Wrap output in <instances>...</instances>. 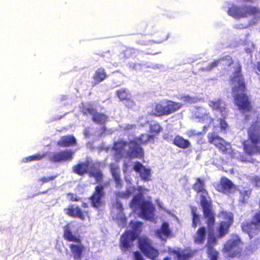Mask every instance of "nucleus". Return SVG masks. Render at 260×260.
<instances>
[{
  "label": "nucleus",
  "instance_id": "obj_1",
  "mask_svg": "<svg viewBox=\"0 0 260 260\" xmlns=\"http://www.w3.org/2000/svg\"><path fill=\"white\" fill-rule=\"evenodd\" d=\"M147 191V190L144 187H137L135 188L131 185H128L126 188V191L118 192L116 194V203L115 204V209L118 212L116 217L113 216V218L119 221V224L120 226H123L125 225V217L122 210V205L119 202V198H126L129 196L136 194L134 197L130 204V207L134 211H138L139 216L142 218L153 221L154 207L151 203L148 201H145L143 198V194Z\"/></svg>",
  "mask_w": 260,
  "mask_h": 260
},
{
  "label": "nucleus",
  "instance_id": "obj_2",
  "mask_svg": "<svg viewBox=\"0 0 260 260\" xmlns=\"http://www.w3.org/2000/svg\"><path fill=\"white\" fill-rule=\"evenodd\" d=\"M193 189L198 193H201V205L203 208L204 216L207 219L209 229L211 230L208 237L207 245L208 253L211 260H217L218 252L213 248V246L216 244V239L212 231L215 222L214 215L212 211L211 203L207 200V193L205 189L204 180L199 178L197 179L196 183L193 185Z\"/></svg>",
  "mask_w": 260,
  "mask_h": 260
},
{
  "label": "nucleus",
  "instance_id": "obj_3",
  "mask_svg": "<svg viewBox=\"0 0 260 260\" xmlns=\"http://www.w3.org/2000/svg\"><path fill=\"white\" fill-rule=\"evenodd\" d=\"M148 142H154L153 135L142 134L140 138H135L129 143L123 141L116 142L111 151H113L116 160L122 157L141 158L144 152L140 145L146 144Z\"/></svg>",
  "mask_w": 260,
  "mask_h": 260
},
{
  "label": "nucleus",
  "instance_id": "obj_4",
  "mask_svg": "<svg viewBox=\"0 0 260 260\" xmlns=\"http://www.w3.org/2000/svg\"><path fill=\"white\" fill-rule=\"evenodd\" d=\"M236 71L231 79L232 90L235 103L239 108L243 112L249 111L251 108L250 103L248 100L245 92L244 82L240 73L239 64L236 65Z\"/></svg>",
  "mask_w": 260,
  "mask_h": 260
},
{
  "label": "nucleus",
  "instance_id": "obj_5",
  "mask_svg": "<svg viewBox=\"0 0 260 260\" xmlns=\"http://www.w3.org/2000/svg\"><path fill=\"white\" fill-rule=\"evenodd\" d=\"M248 134L251 144L249 142L244 143V149L245 152L249 155L260 153V148L257 146L260 143V115L249 127Z\"/></svg>",
  "mask_w": 260,
  "mask_h": 260
},
{
  "label": "nucleus",
  "instance_id": "obj_6",
  "mask_svg": "<svg viewBox=\"0 0 260 260\" xmlns=\"http://www.w3.org/2000/svg\"><path fill=\"white\" fill-rule=\"evenodd\" d=\"M228 14L237 19L246 18L250 16H255L260 14V9L250 5L242 6L233 5L229 8Z\"/></svg>",
  "mask_w": 260,
  "mask_h": 260
},
{
  "label": "nucleus",
  "instance_id": "obj_7",
  "mask_svg": "<svg viewBox=\"0 0 260 260\" xmlns=\"http://www.w3.org/2000/svg\"><path fill=\"white\" fill-rule=\"evenodd\" d=\"M243 244L239 236L233 235L224 245L223 252L227 256L234 257L240 255Z\"/></svg>",
  "mask_w": 260,
  "mask_h": 260
},
{
  "label": "nucleus",
  "instance_id": "obj_8",
  "mask_svg": "<svg viewBox=\"0 0 260 260\" xmlns=\"http://www.w3.org/2000/svg\"><path fill=\"white\" fill-rule=\"evenodd\" d=\"M99 164H93L88 161L87 163H82L74 168V171L76 173L82 175L87 171L89 172L90 176L93 177L97 182L101 181L103 178V174L100 170Z\"/></svg>",
  "mask_w": 260,
  "mask_h": 260
},
{
  "label": "nucleus",
  "instance_id": "obj_9",
  "mask_svg": "<svg viewBox=\"0 0 260 260\" xmlns=\"http://www.w3.org/2000/svg\"><path fill=\"white\" fill-rule=\"evenodd\" d=\"M130 225L133 231L125 232L120 240L121 246L125 249L131 246L132 242L137 238L142 230V223L137 221H132Z\"/></svg>",
  "mask_w": 260,
  "mask_h": 260
},
{
  "label": "nucleus",
  "instance_id": "obj_10",
  "mask_svg": "<svg viewBox=\"0 0 260 260\" xmlns=\"http://www.w3.org/2000/svg\"><path fill=\"white\" fill-rule=\"evenodd\" d=\"M64 237L69 241L75 242L74 244H71L70 247L74 257L76 259L80 258L83 249V246L79 238L72 233L70 224H68L64 228Z\"/></svg>",
  "mask_w": 260,
  "mask_h": 260
},
{
  "label": "nucleus",
  "instance_id": "obj_11",
  "mask_svg": "<svg viewBox=\"0 0 260 260\" xmlns=\"http://www.w3.org/2000/svg\"><path fill=\"white\" fill-rule=\"evenodd\" d=\"M219 217L222 220L218 229V237L220 238L228 233V230L233 221V215L231 212L222 211Z\"/></svg>",
  "mask_w": 260,
  "mask_h": 260
},
{
  "label": "nucleus",
  "instance_id": "obj_12",
  "mask_svg": "<svg viewBox=\"0 0 260 260\" xmlns=\"http://www.w3.org/2000/svg\"><path fill=\"white\" fill-rule=\"evenodd\" d=\"M139 245L142 251L147 257L153 259L158 255V251L152 246L151 241L147 237H140Z\"/></svg>",
  "mask_w": 260,
  "mask_h": 260
},
{
  "label": "nucleus",
  "instance_id": "obj_13",
  "mask_svg": "<svg viewBox=\"0 0 260 260\" xmlns=\"http://www.w3.org/2000/svg\"><path fill=\"white\" fill-rule=\"evenodd\" d=\"M209 142L213 144L216 147L225 153H231L232 152L231 145L223 139L215 134H209L208 135Z\"/></svg>",
  "mask_w": 260,
  "mask_h": 260
},
{
  "label": "nucleus",
  "instance_id": "obj_14",
  "mask_svg": "<svg viewBox=\"0 0 260 260\" xmlns=\"http://www.w3.org/2000/svg\"><path fill=\"white\" fill-rule=\"evenodd\" d=\"M214 186L217 191L228 194L235 192L236 190V186L226 178H222L220 184H216Z\"/></svg>",
  "mask_w": 260,
  "mask_h": 260
},
{
  "label": "nucleus",
  "instance_id": "obj_15",
  "mask_svg": "<svg viewBox=\"0 0 260 260\" xmlns=\"http://www.w3.org/2000/svg\"><path fill=\"white\" fill-rule=\"evenodd\" d=\"M103 188L102 185L96 186L95 192L90 198L92 206L96 208H102L104 205L102 198L104 196Z\"/></svg>",
  "mask_w": 260,
  "mask_h": 260
},
{
  "label": "nucleus",
  "instance_id": "obj_16",
  "mask_svg": "<svg viewBox=\"0 0 260 260\" xmlns=\"http://www.w3.org/2000/svg\"><path fill=\"white\" fill-rule=\"evenodd\" d=\"M193 117L198 119L199 121H202L207 124H210L213 119L211 117L209 113L206 109L203 107L197 108L193 112Z\"/></svg>",
  "mask_w": 260,
  "mask_h": 260
},
{
  "label": "nucleus",
  "instance_id": "obj_17",
  "mask_svg": "<svg viewBox=\"0 0 260 260\" xmlns=\"http://www.w3.org/2000/svg\"><path fill=\"white\" fill-rule=\"evenodd\" d=\"M82 112L84 114H89L93 115V121L98 123H103L107 120V117L105 115L98 113H94V110L89 104L83 106Z\"/></svg>",
  "mask_w": 260,
  "mask_h": 260
},
{
  "label": "nucleus",
  "instance_id": "obj_18",
  "mask_svg": "<svg viewBox=\"0 0 260 260\" xmlns=\"http://www.w3.org/2000/svg\"><path fill=\"white\" fill-rule=\"evenodd\" d=\"M66 214L74 217H77L84 220L86 217L88 218V212L86 211H82L78 206L74 205L69 206L68 208L64 210Z\"/></svg>",
  "mask_w": 260,
  "mask_h": 260
},
{
  "label": "nucleus",
  "instance_id": "obj_19",
  "mask_svg": "<svg viewBox=\"0 0 260 260\" xmlns=\"http://www.w3.org/2000/svg\"><path fill=\"white\" fill-rule=\"evenodd\" d=\"M208 105L213 111L219 113L222 117L226 116L228 112L225 104L220 99L209 100Z\"/></svg>",
  "mask_w": 260,
  "mask_h": 260
},
{
  "label": "nucleus",
  "instance_id": "obj_20",
  "mask_svg": "<svg viewBox=\"0 0 260 260\" xmlns=\"http://www.w3.org/2000/svg\"><path fill=\"white\" fill-rule=\"evenodd\" d=\"M133 169L139 174L140 177L143 180L148 181L151 179V169L149 167L144 166L137 161L135 162Z\"/></svg>",
  "mask_w": 260,
  "mask_h": 260
},
{
  "label": "nucleus",
  "instance_id": "obj_21",
  "mask_svg": "<svg viewBox=\"0 0 260 260\" xmlns=\"http://www.w3.org/2000/svg\"><path fill=\"white\" fill-rule=\"evenodd\" d=\"M74 153L71 150H66L58 153L50 154L49 158L50 160L53 162L66 161L72 158Z\"/></svg>",
  "mask_w": 260,
  "mask_h": 260
},
{
  "label": "nucleus",
  "instance_id": "obj_22",
  "mask_svg": "<svg viewBox=\"0 0 260 260\" xmlns=\"http://www.w3.org/2000/svg\"><path fill=\"white\" fill-rule=\"evenodd\" d=\"M170 254H173L176 260H186L194 254V251H191L190 249H187L185 251L180 252L178 250L170 249L169 250ZM164 260H171L169 257L166 258Z\"/></svg>",
  "mask_w": 260,
  "mask_h": 260
},
{
  "label": "nucleus",
  "instance_id": "obj_23",
  "mask_svg": "<svg viewBox=\"0 0 260 260\" xmlns=\"http://www.w3.org/2000/svg\"><path fill=\"white\" fill-rule=\"evenodd\" d=\"M156 235L162 240H166L167 238L171 236L172 232L169 228V225L167 222H164L162 224L160 229L156 231Z\"/></svg>",
  "mask_w": 260,
  "mask_h": 260
},
{
  "label": "nucleus",
  "instance_id": "obj_24",
  "mask_svg": "<svg viewBox=\"0 0 260 260\" xmlns=\"http://www.w3.org/2000/svg\"><path fill=\"white\" fill-rule=\"evenodd\" d=\"M111 172L114 179L116 187L120 188L122 185V181L120 178L118 166L115 164L111 165Z\"/></svg>",
  "mask_w": 260,
  "mask_h": 260
},
{
  "label": "nucleus",
  "instance_id": "obj_25",
  "mask_svg": "<svg viewBox=\"0 0 260 260\" xmlns=\"http://www.w3.org/2000/svg\"><path fill=\"white\" fill-rule=\"evenodd\" d=\"M232 61V60L231 56H225L220 59L215 60L213 61L207 67V70H210L216 67L219 63L222 64V65L230 66Z\"/></svg>",
  "mask_w": 260,
  "mask_h": 260
},
{
  "label": "nucleus",
  "instance_id": "obj_26",
  "mask_svg": "<svg viewBox=\"0 0 260 260\" xmlns=\"http://www.w3.org/2000/svg\"><path fill=\"white\" fill-rule=\"evenodd\" d=\"M76 140L72 136L62 137L58 142V144L61 147L71 146L76 144Z\"/></svg>",
  "mask_w": 260,
  "mask_h": 260
},
{
  "label": "nucleus",
  "instance_id": "obj_27",
  "mask_svg": "<svg viewBox=\"0 0 260 260\" xmlns=\"http://www.w3.org/2000/svg\"><path fill=\"white\" fill-rule=\"evenodd\" d=\"M152 113L157 116L167 115L166 101H162L157 104L154 110H152Z\"/></svg>",
  "mask_w": 260,
  "mask_h": 260
},
{
  "label": "nucleus",
  "instance_id": "obj_28",
  "mask_svg": "<svg viewBox=\"0 0 260 260\" xmlns=\"http://www.w3.org/2000/svg\"><path fill=\"white\" fill-rule=\"evenodd\" d=\"M167 115L179 110L182 106L179 103H175L172 101L166 102Z\"/></svg>",
  "mask_w": 260,
  "mask_h": 260
},
{
  "label": "nucleus",
  "instance_id": "obj_29",
  "mask_svg": "<svg viewBox=\"0 0 260 260\" xmlns=\"http://www.w3.org/2000/svg\"><path fill=\"white\" fill-rule=\"evenodd\" d=\"M174 143L178 147L181 148H187L189 147L190 143L182 137L177 136L174 140Z\"/></svg>",
  "mask_w": 260,
  "mask_h": 260
},
{
  "label": "nucleus",
  "instance_id": "obj_30",
  "mask_svg": "<svg viewBox=\"0 0 260 260\" xmlns=\"http://www.w3.org/2000/svg\"><path fill=\"white\" fill-rule=\"evenodd\" d=\"M106 74L104 69H98L96 71L93 77V83L96 85L100 83L106 78Z\"/></svg>",
  "mask_w": 260,
  "mask_h": 260
},
{
  "label": "nucleus",
  "instance_id": "obj_31",
  "mask_svg": "<svg viewBox=\"0 0 260 260\" xmlns=\"http://www.w3.org/2000/svg\"><path fill=\"white\" fill-rule=\"evenodd\" d=\"M206 238V229L205 228H201L198 230L194 235V242L196 243H202L204 241Z\"/></svg>",
  "mask_w": 260,
  "mask_h": 260
},
{
  "label": "nucleus",
  "instance_id": "obj_32",
  "mask_svg": "<svg viewBox=\"0 0 260 260\" xmlns=\"http://www.w3.org/2000/svg\"><path fill=\"white\" fill-rule=\"evenodd\" d=\"M149 132L151 135H153V137L156 135L159 134L162 130V128L160 125L155 121H151L149 123Z\"/></svg>",
  "mask_w": 260,
  "mask_h": 260
},
{
  "label": "nucleus",
  "instance_id": "obj_33",
  "mask_svg": "<svg viewBox=\"0 0 260 260\" xmlns=\"http://www.w3.org/2000/svg\"><path fill=\"white\" fill-rule=\"evenodd\" d=\"M239 201L242 203H244L250 197L251 194L250 189H240Z\"/></svg>",
  "mask_w": 260,
  "mask_h": 260
},
{
  "label": "nucleus",
  "instance_id": "obj_34",
  "mask_svg": "<svg viewBox=\"0 0 260 260\" xmlns=\"http://www.w3.org/2000/svg\"><path fill=\"white\" fill-rule=\"evenodd\" d=\"M117 94L120 100H126L130 96L126 89L121 88L117 91Z\"/></svg>",
  "mask_w": 260,
  "mask_h": 260
},
{
  "label": "nucleus",
  "instance_id": "obj_35",
  "mask_svg": "<svg viewBox=\"0 0 260 260\" xmlns=\"http://www.w3.org/2000/svg\"><path fill=\"white\" fill-rule=\"evenodd\" d=\"M197 209L196 208H192L191 209V213L193 216L192 225L195 227L197 226L198 221H199V216L197 213Z\"/></svg>",
  "mask_w": 260,
  "mask_h": 260
},
{
  "label": "nucleus",
  "instance_id": "obj_36",
  "mask_svg": "<svg viewBox=\"0 0 260 260\" xmlns=\"http://www.w3.org/2000/svg\"><path fill=\"white\" fill-rule=\"evenodd\" d=\"M181 99L184 102L190 104L197 103L198 101L197 98L191 97L188 95H184L181 98Z\"/></svg>",
  "mask_w": 260,
  "mask_h": 260
},
{
  "label": "nucleus",
  "instance_id": "obj_37",
  "mask_svg": "<svg viewBox=\"0 0 260 260\" xmlns=\"http://www.w3.org/2000/svg\"><path fill=\"white\" fill-rule=\"evenodd\" d=\"M45 156V154H37L32 156H30L29 157L23 158V162H27L28 161H32L35 160H39L43 158Z\"/></svg>",
  "mask_w": 260,
  "mask_h": 260
},
{
  "label": "nucleus",
  "instance_id": "obj_38",
  "mask_svg": "<svg viewBox=\"0 0 260 260\" xmlns=\"http://www.w3.org/2000/svg\"><path fill=\"white\" fill-rule=\"evenodd\" d=\"M220 131L225 133L228 129V125L224 120L220 119L219 122Z\"/></svg>",
  "mask_w": 260,
  "mask_h": 260
},
{
  "label": "nucleus",
  "instance_id": "obj_39",
  "mask_svg": "<svg viewBox=\"0 0 260 260\" xmlns=\"http://www.w3.org/2000/svg\"><path fill=\"white\" fill-rule=\"evenodd\" d=\"M56 176H50V177H43L42 178H41L40 179V181L42 182V183H46V182H49L50 181H52L53 180H54L55 178H56Z\"/></svg>",
  "mask_w": 260,
  "mask_h": 260
},
{
  "label": "nucleus",
  "instance_id": "obj_40",
  "mask_svg": "<svg viewBox=\"0 0 260 260\" xmlns=\"http://www.w3.org/2000/svg\"><path fill=\"white\" fill-rule=\"evenodd\" d=\"M252 183L254 184L255 186L260 187V177L255 176L252 179Z\"/></svg>",
  "mask_w": 260,
  "mask_h": 260
},
{
  "label": "nucleus",
  "instance_id": "obj_41",
  "mask_svg": "<svg viewBox=\"0 0 260 260\" xmlns=\"http://www.w3.org/2000/svg\"><path fill=\"white\" fill-rule=\"evenodd\" d=\"M125 105L128 108H132L135 105V103L129 97L125 101Z\"/></svg>",
  "mask_w": 260,
  "mask_h": 260
},
{
  "label": "nucleus",
  "instance_id": "obj_42",
  "mask_svg": "<svg viewBox=\"0 0 260 260\" xmlns=\"http://www.w3.org/2000/svg\"><path fill=\"white\" fill-rule=\"evenodd\" d=\"M67 198L69 200H71L72 201H77L78 200L77 196L72 193L68 194Z\"/></svg>",
  "mask_w": 260,
  "mask_h": 260
},
{
  "label": "nucleus",
  "instance_id": "obj_43",
  "mask_svg": "<svg viewBox=\"0 0 260 260\" xmlns=\"http://www.w3.org/2000/svg\"><path fill=\"white\" fill-rule=\"evenodd\" d=\"M134 256L135 260H144L141 254L138 251L134 253Z\"/></svg>",
  "mask_w": 260,
  "mask_h": 260
},
{
  "label": "nucleus",
  "instance_id": "obj_44",
  "mask_svg": "<svg viewBox=\"0 0 260 260\" xmlns=\"http://www.w3.org/2000/svg\"><path fill=\"white\" fill-rule=\"evenodd\" d=\"M136 127L135 125L133 124H127L124 127V129L126 131H130L135 129Z\"/></svg>",
  "mask_w": 260,
  "mask_h": 260
},
{
  "label": "nucleus",
  "instance_id": "obj_45",
  "mask_svg": "<svg viewBox=\"0 0 260 260\" xmlns=\"http://www.w3.org/2000/svg\"><path fill=\"white\" fill-rule=\"evenodd\" d=\"M235 27L237 29H244V28H247V25L240 23V24H236Z\"/></svg>",
  "mask_w": 260,
  "mask_h": 260
},
{
  "label": "nucleus",
  "instance_id": "obj_46",
  "mask_svg": "<svg viewBox=\"0 0 260 260\" xmlns=\"http://www.w3.org/2000/svg\"><path fill=\"white\" fill-rule=\"evenodd\" d=\"M148 121L145 119H141V121L140 122V125L142 126H144L145 124H147Z\"/></svg>",
  "mask_w": 260,
  "mask_h": 260
},
{
  "label": "nucleus",
  "instance_id": "obj_47",
  "mask_svg": "<svg viewBox=\"0 0 260 260\" xmlns=\"http://www.w3.org/2000/svg\"><path fill=\"white\" fill-rule=\"evenodd\" d=\"M128 166V165L127 163L126 162L124 161V169H123V171L124 172H126L127 171Z\"/></svg>",
  "mask_w": 260,
  "mask_h": 260
},
{
  "label": "nucleus",
  "instance_id": "obj_48",
  "mask_svg": "<svg viewBox=\"0 0 260 260\" xmlns=\"http://www.w3.org/2000/svg\"><path fill=\"white\" fill-rule=\"evenodd\" d=\"M241 160L243 161H251L252 159H247L246 158H244L242 157L241 158Z\"/></svg>",
  "mask_w": 260,
  "mask_h": 260
},
{
  "label": "nucleus",
  "instance_id": "obj_49",
  "mask_svg": "<svg viewBox=\"0 0 260 260\" xmlns=\"http://www.w3.org/2000/svg\"><path fill=\"white\" fill-rule=\"evenodd\" d=\"M255 67H256L258 71L260 72V62H257L255 64Z\"/></svg>",
  "mask_w": 260,
  "mask_h": 260
},
{
  "label": "nucleus",
  "instance_id": "obj_50",
  "mask_svg": "<svg viewBox=\"0 0 260 260\" xmlns=\"http://www.w3.org/2000/svg\"><path fill=\"white\" fill-rule=\"evenodd\" d=\"M199 134H200V132H196V131H194L192 133V134L191 135H199Z\"/></svg>",
  "mask_w": 260,
  "mask_h": 260
},
{
  "label": "nucleus",
  "instance_id": "obj_51",
  "mask_svg": "<svg viewBox=\"0 0 260 260\" xmlns=\"http://www.w3.org/2000/svg\"><path fill=\"white\" fill-rule=\"evenodd\" d=\"M82 207H84V208H86L87 207L86 204V203H83Z\"/></svg>",
  "mask_w": 260,
  "mask_h": 260
},
{
  "label": "nucleus",
  "instance_id": "obj_52",
  "mask_svg": "<svg viewBox=\"0 0 260 260\" xmlns=\"http://www.w3.org/2000/svg\"><path fill=\"white\" fill-rule=\"evenodd\" d=\"M243 1L246 2H252V0H243Z\"/></svg>",
  "mask_w": 260,
  "mask_h": 260
},
{
  "label": "nucleus",
  "instance_id": "obj_53",
  "mask_svg": "<svg viewBox=\"0 0 260 260\" xmlns=\"http://www.w3.org/2000/svg\"><path fill=\"white\" fill-rule=\"evenodd\" d=\"M102 149H106V148H105V147H103L102 148ZM109 148H106V150H107V151H109Z\"/></svg>",
  "mask_w": 260,
  "mask_h": 260
},
{
  "label": "nucleus",
  "instance_id": "obj_54",
  "mask_svg": "<svg viewBox=\"0 0 260 260\" xmlns=\"http://www.w3.org/2000/svg\"><path fill=\"white\" fill-rule=\"evenodd\" d=\"M208 126H209V125H208V126H207V127H208ZM204 129H206V128H207V126H206V125H205V126H204Z\"/></svg>",
  "mask_w": 260,
  "mask_h": 260
},
{
  "label": "nucleus",
  "instance_id": "obj_55",
  "mask_svg": "<svg viewBox=\"0 0 260 260\" xmlns=\"http://www.w3.org/2000/svg\"><path fill=\"white\" fill-rule=\"evenodd\" d=\"M84 135L87 136V133H86V131H85L84 132Z\"/></svg>",
  "mask_w": 260,
  "mask_h": 260
},
{
  "label": "nucleus",
  "instance_id": "obj_56",
  "mask_svg": "<svg viewBox=\"0 0 260 260\" xmlns=\"http://www.w3.org/2000/svg\"><path fill=\"white\" fill-rule=\"evenodd\" d=\"M158 205L160 206V208H162V206H161V205H160V203L158 204Z\"/></svg>",
  "mask_w": 260,
  "mask_h": 260
},
{
  "label": "nucleus",
  "instance_id": "obj_57",
  "mask_svg": "<svg viewBox=\"0 0 260 260\" xmlns=\"http://www.w3.org/2000/svg\"><path fill=\"white\" fill-rule=\"evenodd\" d=\"M125 180H126V182L129 181V180L128 179H125Z\"/></svg>",
  "mask_w": 260,
  "mask_h": 260
},
{
  "label": "nucleus",
  "instance_id": "obj_58",
  "mask_svg": "<svg viewBox=\"0 0 260 260\" xmlns=\"http://www.w3.org/2000/svg\"><path fill=\"white\" fill-rule=\"evenodd\" d=\"M117 260H124V259H122L121 258H118Z\"/></svg>",
  "mask_w": 260,
  "mask_h": 260
},
{
  "label": "nucleus",
  "instance_id": "obj_59",
  "mask_svg": "<svg viewBox=\"0 0 260 260\" xmlns=\"http://www.w3.org/2000/svg\"><path fill=\"white\" fill-rule=\"evenodd\" d=\"M246 118H247V119H249V118H248L247 116H246Z\"/></svg>",
  "mask_w": 260,
  "mask_h": 260
}]
</instances>
